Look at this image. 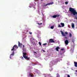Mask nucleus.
Masks as SVG:
<instances>
[{"label": "nucleus", "instance_id": "nucleus-1", "mask_svg": "<svg viewBox=\"0 0 77 77\" xmlns=\"http://www.w3.org/2000/svg\"><path fill=\"white\" fill-rule=\"evenodd\" d=\"M14 47H15V48H17H17H18V46L16 45H15L11 49V51H13V52L12 53V54H11L10 55V58L11 59H12V56H14V51H16V49H14Z\"/></svg>", "mask_w": 77, "mask_h": 77}, {"label": "nucleus", "instance_id": "nucleus-2", "mask_svg": "<svg viewBox=\"0 0 77 77\" xmlns=\"http://www.w3.org/2000/svg\"><path fill=\"white\" fill-rule=\"evenodd\" d=\"M23 57L24 58H25V59H26V60H29V59H30V57L28 58V57L26 56V55H27V54L25 53H23Z\"/></svg>", "mask_w": 77, "mask_h": 77}, {"label": "nucleus", "instance_id": "nucleus-3", "mask_svg": "<svg viewBox=\"0 0 77 77\" xmlns=\"http://www.w3.org/2000/svg\"><path fill=\"white\" fill-rule=\"evenodd\" d=\"M18 46L20 48H22V46H23V44L20 43V42H18Z\"/></svg>", "mask_w": 77, "mask_h": 77}, {"label": "nucleus", "instance_id": "nucleus-4", "mask_svg": "<svg viewBox=\"0 0 77 77\" xmlns=\"http://www.w3.org/2000/svg\"><path fill=\"white\" fill-rule=\"evenodd\" d=\"M59 16H60V15H59V14H57V15L53 16H52V18H56V17H59Z\"/></svg>", "mask_w": 77, "mask_h": 77}, {"label": "nucleus", "instance_id": "nucleus-5", "mask_svg": "<svg viewBox=\"0 0 77 77\" xmlns=\"http://www.w3.org/2000/svg\"><path fill=\"white\" fill-rule=\"evenodd\" d=\"M49 42H51L52 43L53 42H54V41L53 39L51 38L49 40Z\"/></svg>", "mask_w": 77, "mask_h": 77}, {"label": "nucleus", "instance_id": "nucleus-6", "mask_svg": "<svg viewBox=\"0 0 77 77\" xmlns=\"http://www.w3.org/2000/svg\"><path fill=\"white\" fill-rule=\"evenodd\" d=\"M22 48H23V51H24V52H26V49L24 48V45H23Z\"/></svg>", "mask_w": 77, "mask_h": 77}, {"label": "nucleus", "instance_id": "nucleus-7", "mask_svg": "<svg viewBox=\"0 0 77 77\" xmlns=\"http://www.w3.org/2000/svg\"><path fill=\"white\" fill-rule=\"evenodd\" d=\"M60 32H61V34L63 36H66V35H65V34L63 32H62V31H60Z\"/></svg>", "mask_w": 77, "mask_h": 77}, {"label": "nucleus", "instance_id": "nucleus-8", "mask_svg": "<svg viewBox=\"0 0 77 77\" xmlns=\"http://www.w3.org/2000/svg\"><path fill=\"white\" fill-rule=\"evenodd\" d=\"M65 43L66 45H68V40H66L65 41Z\"/></svg>", "mask_w": 77, "mask_h": 77}, {"label": "nucleus", "instance_id": "nucleus-9", "mask_svg": "<svg viewBox=\"0 0 77 77\" xmlns=\"http://www.w3.org/2000/svg\"><path fill=\"white\" fill-rule=\"evenodd\" d=\"M52 4H53V2H51L50 3L48 4H46L45 5V6H47V5H52Z\"/></svg>", "mask_w": 77, "mask_h": 77}, {"label": "nucleus", "instance_id": "nucleus-10", "mask_svg": "<svg viewBox=\"0 0 77 77\" xmlns=\"http://www.w3.org/2000/svg\"><path fill=\"white\" fill-rule=\"evenodd\" d=\"M61 25L62 26L61 27H62L65 26V24L63 23H61Z\"/></svg>", "mask_w": 77, "mask_h": 77}, {"label": "nucleus", "instance_id": "nucleus-11", "mask_svg": "<svg viewBox=\"0 0 77 77\" xmlns=\"http://www.w3.org/2000/svg\"><path fill=\"white\" fill-rule=\"evenodd\" d=\"M74 65L75 66V67H77V62H74Z\"/></svg>", "mask_w": 77, "mask_h": 77}, {"label": "nucleus", "instance_id": "nucleus-12", "mask_svg": "<svg viewBox=\"0 0 77 77\" xmlns=\"http://www.w3.org/2000/svg\"><path fill=\"white\" fill-rule=\"evenodd\" d=\"M60 48H59V47L58 46H57L56 48V51H59V50H58V49H60Z\"/></svg>", "mask_w": 77, "mask_h": 77}, {"label": "nucleus", "instance_id": "nucleus-13", "mask_svg": "<svg viewBox=\"0 0 77 77\" xmlns=\"http://www.w3.org/2000/svg\"><path fill=\"white\" fill-rule=\"evenodd\" d=\"M72 28H74V23L72 24Z\"/></svg>", "mask_w": 77, "mask_h": 77}, {"label": "nucleus", "instance_id": "nucleus-14", "mask_svg": "<svg viewBox=\"0 0 77 77\" xmlns=\"http://www.w3.org/2000/svg\"><path fill=\"white\" fill-rule=\"evenodd\" d=\"M69 37H70V38H71V37H72V34L70 33H69Z\"/></svg>", "mask_w": 77, "mask_h": 77}, {"label": "nucleus", "instance_id": "nucleus-15", "mask_svg": "<svg viewBox=\"0 0 77 77\" xmlns=\"http://www.w3.org/2000/svg\"><path fill=\"white\" fill-rule=\"evenodd\" d=\"M38 24L39 25H41V24H42V23H38Z\"/></svg>", "mask_w": 77, "mask_h": 77}, {"label": "nucleus", "instance_id": "nucleus-16", "mask_svg": "<svg viewBox=\"0 0 77 77\" xmlns=\"http://www.w3.org/2000/svg\"><path fill=\"white\" fill-rule=\"evenodd\" d=\"M51 29H53V28H54V26H51Z\"/></svg>", "mask_w": 77, "mask_h": 77}, {"label": "nucleus", "instance_id": "nucleus-17", "mask_svg": "<svg viewBox=\"0 0 77 77\" xmlns=\"http://www.w3.org/2000/svg\"><path fill=\"white\" fill-rule=\"evenodd\" d=\"M58 27H62V26L60 25H58Z\"/></svg>", "mask_w": 77, "mask_h": 77}, {"label": "nucleus", "instance_id": "nucleus-18", "mask_svg": "<svg viewBox=\"0 0 77 77\" xmlns=\"http://www.w3.org/2000/svg\"><path fill=\"white\" fill-rule=\"evenodd\" d=\"M29 76H30V77H32V75L31 74H29Z\"/></svg>", "mask_w": 77, "mask_h": 77}, {"label": "nucleus", "instance_id": "nucleus-19", "mask_svg": "<svg viewBox=\"0 0 77 77\" xmlns=\"http://www.w3.org/2000/svg\"><path fill=\"white\" fill-rule=\"evenodd\" d=\"M38 44H39L40 46L41 45V42H39Z\"/></svg>", "mask_w": 77, "mask_h": 77}, {"label": "nucleus", "instance_id": "nucleus-20", "mask_svg": "<svg viewBox=\"0 0 77 77\" xmlns=\"http://www.w3.org/2000/svg\"><path fill=\"white\" fill-rule=\"evenodd\" d=\"M65 3L66 4V5H67V4H68V2H65Z\"/></svg>", "mask_w": 77, "mask_h": 77}, {"label": "nucleus", "instance_id": "nucleus-21", "mask_svg": "<svg viewBox=\"0 0 77 77\" xmlns=\"http://www.w3.org/2000/svg\"><path fill=\"white\" fill-rule=\"evenodd\" d=\"M65 33L66 35H68V32H65Z\"/></svg>", "mask_w": 77, "mask_h": 77}, {"label": "nucleus", "instance_id": "nucleus-22", "mask_svg": "<svg viewBox=\"0 0 77 77\" xmlns=\"http://www.w3.org/2000/svg\"><path fill=\"white\" fill-rule=\"evenodd\" d=\"M75 19H76V20H77V16H75Z\"/></svg>", "mask_w": 77, "mask_h": 77}, {"label": "nucleus", "instance_id": "nucleus-23", "mask_svg": "<svg viewBox=\"0 0 77 77\" xmlns=\"http://www.w3.org/2000/svg\"><path fill=\"white\" fill-rule=\"evenodd\" d=\"M72 42H73L74 43V39H73L72 40Z\"/></svg>", "mask_w": 77, "mask_h": 77}, {"label": "nucleus", "instance_id": "nucleus-24", "mask_svg": "<svg viewBox=\"0 0 77 77\" xmlns=\"http://www.w3.org/2000/svg\"><path fill=\"white\" fill-rule=\"evenodd\" d=\"M47 44V43H45L44 44H43V45H45Z\"/></svg>", "mask_w": 77, "mask_h": 77}, {"label": "nucleus", "instance_id": "nucleus-25", "mask_svg": "<svg viewBox=\"0 0 77 77\" xmlns=\"http://www.w3.org/2000/svg\"><path fill=\"white\" fill-rule=\"evenodd\" d=\"M67 77H70V75H67Z\"/></svg>", "mask_w": 77, "mask_h": 77}, {"label": "nucleus", "instance_id": "nucleus-26", "mask_svg": "<svg viewBox=\"0 0 77 77\" xmlns=\"http://www.w3.org/2000/svg\"><path fill=\"white\" fill-rule=\"evenodd\" d=\"M39 0H35V2H38V1Z\"/></svg>", "mask_w": 77, "mask_h": 77}, {"label": "nucleus", "instance_id": "nucleus-27", "mask_svg": "<svg viewBox=\"0 0 77 77\" xmlns=\"http://www.w3.org/2000/svg\"><path fill=\"white\" fill-rule=\"evenodd\" d=\"M61 50H62V51H63L64 50V49H61Z\"/></svg>", "mask_w": 77, "mask_h": 77}, {"label": "nucleus", "instance_id": "nucleus-28", "mask_svg": "<svg viewBox=\"0 0 77 77\" xmlns=\"http://www.w3.org/2000/svg\"><path fill=\"white\" fill-rule=\"evenodd\" d=\"M29 34H32V32H29Z\"/></svg>", "mask_w": 77, "mask_h": 77}, {"label": "nucleus", "instance_id": "nucleus-29", "mask_svg": "<svg viewBox=\"0 0 77 77\" xmlns=\"http://www.w3.org/2000/svg\"><path fill=\"white\" fill-rule=\"evenodd\" d=\"M22 59H24L23 58V57H22Z\"/></svg>", "mask_w": 77, "mask_h": 77}, {"label": "nucleus", "instance_id": "nucleus-30", "mask_svg": "<svg viewBox=\"0 0 77 77\" xmlns=\"http://www.w3.org/2000/svg\"><path fill=\"white\" fill-rule=\"evenodd\" d=\"M34 53H37L36 52H34Z\"/></svg>", "mask_w": 77, "mask_h": 77}, {"label": "nucleus", "instance_id": "nucleus-31", "mask_svg": "<svg viewBox=\"0 0 77 77\" xmlns=\"http://www.w3.org/2000/svg\"><path fill=\"white\" fill-rule=\"evenodd\" d=\"M65 38L66 39V38H67V37H66Z\"/></svg>", "mask_w": 77, "mask_h": 77}, {"label": "nucleus", "instance_id": "nucleus-32", "mask_svg": "<svg viewBox=\"0 0 77 77\" xmlns=\"http://www.w3.org/2000/svg\"><path fill=\"white\" fill-rule=\"evenodd\" d=\"M75 71L76 72H77V70H76Z\"/></svg>", "mask_w": 77, "mask_h": 77}, {"label": "nucleus", "instance_id": "nucleus-33", "mask_svg": "<svg viewBox=\"0 0 77 77\" xmlns=\"http://www.w3.org/2000/svg\"><path fill=\"white\" fill-rule=\"evenodd\" d=\"M32 40H34V38H33Z\"/></svg>", "mask_w": 77, "mask_h": 77}, {"label": "nucleus", "instance_id": "nucleus-34", "mask_svg": "<svg viewBox=\"0 0 77 77\" xmlns=\"http://www.w3.org/2000/svg\"><path fill=\"white\" fill-rule=\"evenodd\" d=\"M43 51H44H44H45L44 50H43Z\"/></svg>", "mask_w": 77, "mask_h": 77}, {"label": "nucleus", "instance_id": "nucleus-35", "mask_svg": "<svg viewBox=\"0 0 77 77\" xmlns=\"http://www.w3.org/2000/svg\"><path fill=\"white\" fill-rule=\"evenodd\" d=\"M41 0V1H42V0Z\"/></svg>", "mask_w": 77, "mask_h": 77}]
</instances>
